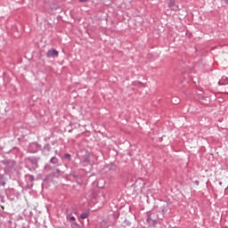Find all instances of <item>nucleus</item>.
<instances>
[{
  "instance_id": "f257e3e1",
  "label": "nucleus",
  "mask_w": 228,
  "mask_h": 228,
  "mask_svg": "<svg viewBox=\"0 0 228 228\" xmlns=\"http://www.w3.org/2000/svg\"><path fill=\"white\" fill-rule=\"evenodd\" d=\"M159 219V216H158V214L154 212H150L147 215V223L149 224V225H154Z\"/></svg>"
},
{
  "instance_id": "f03ea898",
  "label": "nucleus",
  "mask_w": 228,
  "mask_h": 228,
  "mask_svg": "<svg viewBox=\"0 0 228 228\" xmlns=\"http://www.w3.org/2000/svg\"><path fill=\"white\" fill-rule=\"evenodd\" d=\"M168 203H165L163 206L159 208V213H161L162 216L160 217V220H163L167 216V213H168Z\"/></svg>"
},
{
  "instance_id": "7ed1b4c3",
  "label": "nucleus",
  "mask_w": 228,
  "mask_h": 228,
  "mask_svg": "<svg viewBox=\"0 0 228 228\" xmlns=\"http://www.w3.org/2000/svg\"><path fill=\"white\" fill-rule=\"evenodd\" d=\"M58 54H60L58 50H56L54 48H51L50 50L47 51L46 57L47 58H58Z\"/></svg>"
},
{
  "instance_id": "20e7f679",
  "label": "nucleus",
  "mask_w": 228,
  "mask_h": 228,
  "mask_svg": "<svg viewBox=\"0 0 228 228\" xmlns=\"http://www.w3.org/2000/svg\"><path fill=\"white\" fill-rule=\"evenodd\" d=\"M38 149H40V147L37 142H32L28 145V151H30L32 154L38 152Z\"/></svg>"
},
{
  "instance_id": "39448f33",
  "label": "nucleus",
  "mask_w": 228,
  "mask_h": 228,
  "mask_svg": "<svg viewBox=\"0 0 228 228\" xmlns=\"http://www.w3.org/2000/svg\"><path fill=\"white\" fill-rule=\"evenodd\" d=\"M42 153L44 154V156H49V154H51V144H45L42 150Z\"/></svg>"
},
{
  "instance_id": "423d86ee",
  "label": "nucleus",
  "mask_w": 228,
  "mask_h": 228,
  "mask_svg": "<svg viewBox=\"0 0 228 228\" xmlns=\"http://www.w3.org/2000/svg\"><path fill=\"white\" fill-rule=\"evenodd\" d=\"M168 8H170V10H173V12H176V10H179V6L175 4V2H174V0H171L168 3Z\"/></svg>"
},
{
  "instance_id": "0eeeda50",
  "label": "nucleus",
  "mask_w": 228,
  "mask_h": 228,
  "mask_svg": "<svg viewBox=\"0 0 228 228\" xmlns=\"http://www.w3.org/2000/svg\"><path fill=\"white\" fill-rule=\"evenodd\" d=\"M83 163H90V152L86 151L81 158Z\"/></svg>"
},
{
  "instance_id": "6e6552de",
  "label": "nucleus",
  "mask_w": 228,
  "mask_h": 228,
  "mask_svg": "<svg viewBox=\"0 0 228 228\" xmlns=\"http://www.w3.org/2000/svg\"><path fill=\"white\" fill-rule=\"evenodd\" d=\"M219 85H228L227 77H223L221 80H219Z\"/></svg>"
},
{
  "instance_id": "1a4fd4ad",
  "label": "nucleus",
  "mask_w": 228,
  "mask_h": 228,
  "mask_svg": "<svg viewBox=\"0 0 228 228\" xmlns=\"http://www.w3.org/2000/svg\"><path fill=\"white\" fill-rule=\"evenodd\" d=\"M50 163H52V165H58V163H60V160L58 159V158L53 157V158L50 159Z\"/></svg>"
},
{
  "instance_id": "9d476101",
  "label": "nucleus",
  "mask_w": 228,
  "mask_h": 228,
  "mask_svg": "<svg viewBox=\"0 0 228 228\" xmlns=\"http://www.w3.org/2000/svg\"><path fill=\"white\" fill-rule=\"evenodd\" d=\"M38 161H40L39 157H35V158L30 159V163H32L33 165H37V163H38Z\"/></svg>"
},
{
  "instance_id": "9b49d317",
  "label": "nucleus",
  "mask_w": 228,
  "mask_h": 228,
  "mask_svg": "<svg viewBox=\"0 0 228 228\" xmlns=\"http://www.w3.org/2000/svg\"><path fill=\"white\" fill-rule=\"evenodd\" d=\"M0 185L1 186L6 185V182L4 181V175H0Z\"/></svg>"
},
{
  "instance_id": "f8f14e48",
  "label": "nucleus",
  "mask_w": 228,
  "mask_h": 228,
  "mask_svg": "<svg viewBox=\"0 0 228 228\" xmlns=\"http://www.w3.org/2000/svg\"><path fill=\"white\" fill-rule=\"evenodd\" d=\"M88 216H90L89 212H85L80 215V218H82V220H85V218H88Z\"/></svg>"
},
{
  "instance_id": "ddd939ff",
  "label": "nucleus",
  "mask_w": 228,
  "mask_h": 228,
  "mask_svg": "<svg viewBox=\"0 0 228 228\" xmlns=\"http://www.w3.org/2000/svg\"><path fill=\"white\" fill-rule=\"evenodd\" d=\"M172 102L173 104H179V102H181V100H179V98L175 97L172 99Z\"/></svg>"
},
{
  "instance_id": "4468645a",
  "label": "nucleus",
  "mask_w": 228,
  "mask_h": 228,
  "mask_svg": "<svg viewBox=\"0 0 228 228\" xmlns=\"http://www.w3.org/2000/svg\"><path fill=\"white\" fill-rule=\"evenodd\" d=\"M27 177H28L29 181H31V183H33V181H35V176H33V175H27Z\"/></svg>"
},
{
  "instance_id": "2eb2a0df",
  "label": "nucleus",
  "mask_w": 228,
  "mask_h": 228,
  "mask_svg": "<svg viewBox=\"0 0 228 228\" xmlns=\"http://www.w3.org/2000/svg\"><path fill=\"white\" fill-rule=\"evenodd\" d=\"M64 158H65V159H69V161H70V154L66 153V154L64 155Z\"/></svg>"
},
{
  "instance_id": "dca6fc26",
  "label": "nucleus",
  "mask_w": 228,
  "mask_h": 228,
  "mask_svg": "<svg viewBox=\"0 0 228 228\" xmlns=\"http://www.w3.org/2000/svg\"><path fill=\"white\" fill-rule=\"evenodd\" d=\"M69 222H76V217L74 216H69Z\"/></svg>"
},
{
  "instance_id": "f3484780",
  "label": "nucleus",
  "mask_w": 228,
  "mask_h": 228,
  "mask_svg": "<svg viewBox=\"0 0 228 228\" xmlns=\"http://www.w3.org/2000/svg\"><path fill=\"white\" fill-rule=\"evenodd\" d=\"M221 3H224V4H228V0H221Z\"/></svg>"
},
{
  "instance_id": "a211bd4d",
  "label": "nucleus",
  "mask_w": 228,
  "mask_h": 228,
  "mask_svg": "<svg viewBox=\"0 0 228 228\" xmlns=\"http://www.w3.org/2000/svg\"><path fill=\"white\" fill-rule=\"evenodd\" d=\"M194 184H196V186H199V184H200L199 180L194 181Z\"/></svg>"
},
{
  "instance_id": "6ab92c4d",
  "label": "nucleus",
  "mask_w": 228,
  "mask_h": 228,
  "mask_svg": "<svg viewBox=\"0 0 228 228\" xmlns=\"http://www.w3.org/2000/svg\"><path fill=\"white\" fill-rule=\"evenodd\" d=\"M79 3H86L87 0H78Z\"/></svg>"
},
{
  "instance_id": "aec40b11",
  "label": "nucleus",
  "mask_w": 228,
  "mask_h": 228,
  "mask_svg": "<svg viewBox=\"0 0 228 228\" xmlns=\"http://www.w3.org/2000/svg\"><path fill=\"white\" fill-rule=\"evenodd\" d=\"M219 185L222 186V182H219Z\"/></svg>"
},
{
  "instance_id": "412c9836",
  "label": "nucleus",
  "mask_w": 228,
  "mask_h": 228,
  "mask_svg": "<svg viewBox=\"0 0 228 228\" xmlns=\"http://www.w3.org/2000/svg\"><path fill=\"white\" fill-rule=\"evenodd\" d=\"M74 224V225H77V223H73Z\"/></svg>"
}]
</instances>
